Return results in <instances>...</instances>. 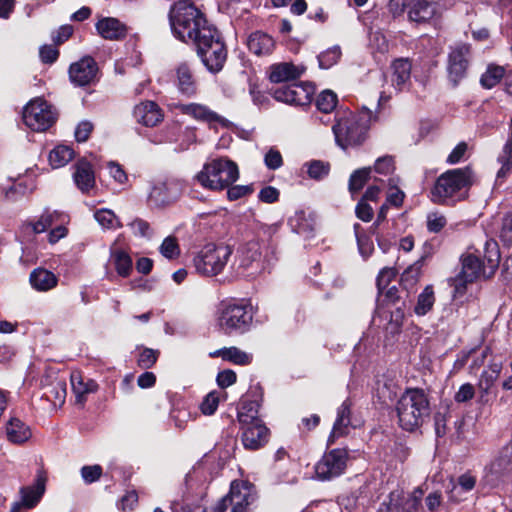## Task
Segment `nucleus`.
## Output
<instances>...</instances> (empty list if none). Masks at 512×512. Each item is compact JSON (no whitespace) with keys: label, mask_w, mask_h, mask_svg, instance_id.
Returning <instances> with one entry per match:
<instances>
[{"label":"nucleus","mask_w":512,"mask_h":512,"mask_svg":"<svg viewBox=\"0 0 512 512\" xmlns=\"http://www.w3.org/2000/svg\"><path fill=\"white\" fill-rule=\"evenodd\" d=\"M173 35L195 46L197 55L212 73L219 72L227 59V49L217 28L188 0L173 4L169 12Z\"/></svg>","instance_id":"obj_1"},{"label":"nucleus","mask_w":512,"mask_h":512,"mask_svg":"<svg viewBox=\"0 0 512 512\" xmlns=\"http://www.w3.org/2000/svg\"><path fill=\"white\" fill-rule=\"evenodd\" d=\"M500 259L498 243L494 239L486 240L483 248V260L472 253L463 256L461 272L455 278V290L462 293L468 283H472L480 277L490 278L498 269Z\"/></svg>","instance_id":"obj_2"},{"label":"nucleus","mask_w":512,"mask_h":512,"mask_svg":"<svg viewBox=\"0 0 512 512\" xmlns=\"http://www.w3.org/2000/svg\"><path fill=\"white\" fill-rule=\"evenodd\" d=\"M474 174L470 167L450 169L442 173L431 190V200L436 204H451L466 198Z\"/></svg>","instance_id":"obj_3"},{"label":"nucleus","mask_w":512,"mask_h":512,"mask_svg":"<svg viewBox=\"0 0 512 512\" xmlns=\"http://www.w3.org/2000/svg\"><path fill=\"white\" fill-rule=\"evenodd\" d=\"M396 411L400 427L409 432L415 431L430 417L429 397L423 389H407L397 401Z\"/></svg>","instance_id":"obj_4"},{"label":"nucleus","mask_w":512,"mask_h":512,"mask_svg":"<svg viewBox=\"0 0 512 512\" xmlns=\"http://www.w3.org/2000/svg\"><path fill=\"white\" fill-rule=\"evenodd\" d=\"M253 321L252 306L244 300L222 301L216 312V324L226 335L243 334Z\"/></svg>","instance_id":"obj_5"},{"label":"nucleus","mask_w":512,"mask_h":512,"mask_svg":"<svg viewBox=\"0 0 512 512\" xmlns=\"http://www.w3.org/2000/svg\"><path fill=\"white\" fill-rule=\"evenodd\" d=\"M239 178V169L235 162L228 158H216L204 164L194 179L205 189L212 191L224 190Z\"/></svg>","instance_id":"obj_6"},{"label":"nucleus","mask_w":512,"mask_h":512,"mask_svg":"<svg viewBox=\"0 0 512 512\" xmlns=\"http://www.w3.org/2000/svg\"><path fill=\"white\" fill-rule=\"evenodd\" d=\"M232 254L229 245L207 244L194 256L193 266L198 274L213 277L222 273Z\"/></svg>","instance_id":"obj_7"},{"label":"nucleus","mask_w":512,"mask_h":512,"mask_svg":"<svg viewBox=\"0 0 512 512\" xmlns=\"http://www.w3.org/2000/svg\"><path fill=\"white\" fill-rule=\"evenodd\" d=\"M332 126L336 144L342 149L361 145L366 138V128L348 110L338 111Z\"/></svg>","instance_id":"obj_8"},{"label":"nucleus","mask_w":512,"mask_h":512,"mask_svg":"<svg viewBox=\"0 0 512 512\" xmlns=\"http://www.w3.org/2000/svg\"><path fill=\"white\" fill-rule=\"evenodd\" d=\"M240 266L255 267L256 270H267L276 261V247L270 240L253 239L242 245L239 250Z\"/></svg>","instance_id":"obj_9"},{"label":"nucleus","mask_w":512,"mask_h":512,"mask_svg":"<svg viewBox=\"0 0 512 512\" xmlns=\"http://www.w3.org/2000/svg\"><path fill=\"white\" fill-rule=\"evenodd\" d=\"M57 112L46 100L35 98L23 110V121L33 131L43 132L49 129L57 119Z\"/></svg>","instance_id":"obj_10"},{"label":"nucleus","mask_w":512,"mask_h":512,"mask_svg":"<svg viewBox=\"0 0 512 512\" xmlns=\"http://www.w3.org/2000/svg\"><path fill=\"white\" fill-rule=\"evenodd\" d=\"M255 500L252 482H231L230 492L215 507V512H246V507Z\"/></svg>","instance_id":"obj_11"},{"label":"nucleus","mask_w":512,"mask_h":512,"mask_svg":"<svg viewBox=\"0 0 512 512\" xmlns=\"http://www.w3.org/2000/svg\"><path fill=\"white\" fill-rule=\"evenodd\" d=\"M362 425V419L353 413V402L350 398L345 399L337 408L336 419L333 424L332 431L329 435L328 442L330 444L342 436L349 433L350 428H357Z\"/></svg>","instance_id":"obj_12"},{"label":"nucleus","mask_w":512,"mask_h":512,"mask_svg":"<svg viewBox=\"0 0 512 512\" xmlns=\"http://www.w3.org/2000/svg\"><path fill=\"white\" fill-rule=\"evenodd\" d=\"M313 94L314 86L306 82L281 86L272 90L275 100L299 106L310 104Z\"/></svg>","instance_id":"obj_13"},{"label":"nucleus","mask_w":512,"mask_h":512,"mask_svg":"<svg viewBox=\"0 0 512 512\" xmlns=\"http://www.w3.org/2000/svg\"><path fill=\"white\" fill-rule=\"evenodd\" d=\"M471 58L470 46L468 44H457L451 47L448 55V76L449 80L457 85L467 74Z\"/></svg>","instance_id":"obj_14"},{"label":"nucleus","mask_w":512,"mask_h":512,"mask_svg":"<svg viewBox=\"0 0 512 512\" xmlns=\"http://www.w3.org/2000/svg\"><path fill=\"white\" fill-rule=\"evenodd\" d=\"M346 460L347 452L345 450L333 449L316 464L315 472L321 480L339 477L346 467Z\"/></svg>","instance_id":"obj_15"},{"label":"nucleus","mask_w":512,"mask_h":512,"mask_svg":"<svg viewBox=\"0 0 512 512\" xmlns=\"http://www.w3.org/2000/svg\"><path fill=\"white\" fill-rule=\"evenodd\" d=\"M68 73L69 79L74 86H88L96 81L98 65L92 57L85 56L72 63Z\"/></svg>","instance_id":"obj_16"},{"label":"nucleus","mask_w":512,"mask_h":512,"mask_svg":"<svg viewBox=\"0 0 512 512\" xmlns=\"http://www.w3.org/2000/svg\"><path fill=\"white\" fill-rule=\"evenodd\" d=\"M422 495L423 491L420 489L407 496L403 491L395 490L390 493L389 501L383 503V506L386 507V512H422Z\"/></svg>","instance_id":"obj_17"},{"label":"nucleus","mask_w":512,"mask_h":512,"mask_svg":"<svg viewBox=\"0 0 512 512\" xmlns=\"http://www.w3.org/2000/svg\"><path fill=\"white\" fill-rule=\"evenodd\" d=\"M181 112L189 115L196 120L209 124L211 128L223 127L228 128L231 122L223 116L209 109L207 106L198 103H189L181 105Z\"/></svg>","instance_id":"obj_18"},{"label":"nucleus","mask_w":512,"mask_h":512,"mask_svg":"<svg viewBox=\"0 0 512 512\" xmlns=\"http://www.w3.org/2000/svg\"><path fill=\"white\" fill-rule=\"evenodd\" d=\"M242 443L246 449L257 450L268 442L269 430L264 423L241 426Z\"/></svg>","instance_id":"obj_19"},{"label":"nucleus","mask_w":512,"mask_h":512,"mask_svg":"<svg viewBox=\"0 0 512 512\" xmlns=\"http://www.w3.org/2000/svg\"><path fill=\"white\" fill-rule=\"evenodd\" d=\"M133 117L137 123L153 127L163 120V113L155 102L145 101L134 107Z\"/></svg>","instance_id":"obj_20"},{"label":"nucleus","mask_w":512,"mask_h":512,"mask_svg":"<svg viewBox=\"0 0 512 512\" xmlns=\"http://www.w3.org/2000/svg\"><path fill=\"white\" fill-rule=\"evenodd\" d=\"M73 181L82 193L88 194L96 183L92 164L85 159L77 161L74 165Z\"/></svg>","instance_id":"obj_21"},{"label":"nucleus","mask_w":512,"mask_h":512,"mask_svg":"<svg viewBox=\"0 0 512 512\" xmlns=\"http://www.w3.org/2000/svg\"><path fill=\"white\" fill-rule=\"evenodd\" d=\"M45 492V482H35L32 485L20 488V501L15 502L11 512H19L24 507L31 509L37 505Z\"/></svg>","instance_id":"obj_22"},{"label":"nucleus","mask_w":512,"mask_h":512,"mask_svg":"<svg viewBox=\"0 0 512 512\" xmlns=\"http://www.w3.org/2000/svg\"><path fill=\"white\" fill-rule=\"evenodd\" d=\"M174 84L178 91L185 96L190 97L196 94V79L187 62L179 63L175 67Z\"/></svg>","instance_id":"obj_23"},{"label":"nucleus","mask_w":512,"mask_h":512,"mask_svg":"<svg viewBox=\"0 0 512 512\" xmlns=\"http://www.w3.org/2000/svg\"><path fill=\"white\" fill-rule=\"evenodd\" d=\"M178 195V184L175 181H158L153 184L149 200L156 206L170 203Z\"/></svg>","instance_id":"obj_24"},{"label":"nucleus","mask_w":512,"mask_h":512,"mask_svg":"<svg viewBox=\"0 0 512 512\" xmlns=\"http://www.w3.org/2000/svg\"><path fill=\"white\" fill-rule=\"evenodd\" d=\"M412 65L408 59L400 58L391 64V85L396 92L403 91L410 83Z\"/></svg>","instance_id":"obj_25"},{"label":"nucleus","mask_w":512,"mask_h":512,"mask_svg":"<svg viewBox=\"0 0 512 512\" xmlns=\"http://www.w3.org/2000/svg\"><path fill=\"white\" fill-rule=\"evenodd\" d=\"M436 9V3L432 0H409L408 18L416 23L427 22L435 16Z\"/></svg>","instance_id":"obj_26"},{"label":"nucleus","mask_w":512,"mask_h":512,"mask_svg":"<svg viewBox=\"0 0 512 512\" xmlns=\"http://www.w3.org/2000/svg\"><path fill=\"white\" fill-rule=\"evenodd\" d=\"M304 67L289 62L273 64L269 68V79L273 83L293 81L304 73Z\"/></svg>","instance_id":"obj_27"},{"label":"nucleus","mask_w":512,"mask_h":512,"mask_svg":"<svg viewBox=\"0 0 512 512\" xmlns=\"http://www.w3.org/2000/svg\"><path fill=\"white\" fill-rule=\"evenodd\" d=\"M96 30L101 37L108 40H120L127 34V27L113 17L100 19L96 23Z\"/></svg>","instance_id":"obj_28"},{"label":"nucleus","mask_w":512,"mask_h":512,"mask_svg":"<svg viewBox=\"0 0 512 512\" xmlns=\"http://www.w3.org/2000/svg\"><path fill=\"white\" fill-rule=\"evenodd\" d=\"M50 376L44 377L41 380L42 386L46 389L44 395L55 406L64 403L66 398V381L61 377H54L49 380Z\"/></svg>","instance_id":"obj_29"},{"label":"nucleus","mask_w":512,"mask_h":512,"mask_svg":"<svg viewBox=\"0 0 512 512\" xmlns=\"http://www.w3.org/2000/svg\"><path fill=\"white\" fill-rule=\"evenodd\" d=\"M29 282L36 291L47 292L57 286L58 277L45 268H36L30 273Z\"/></svg>","instance_id":"obj_30"},{"label":"nucleus","mask_w":512,"mask_h":512,"mask_svg":"<svg viewBox=\"0 0 512 512\" xmlns=\"http://www.w3.org/2000/svg\"><path fill=\"white\" fill-rule=\"evenodd\" d=\"M70 380L72 390L78 403H84L88 394L94 393L98 390V384L94 380L85 378L79 372H73Z\"/></svg>","instance_id":"obj_31"},{"label":"nucleus","mask_w":512,"mask_h":512,"mask_svg":"<svg viewBox=\"0 0 512 512\" xmlns=\"http://www.w3.org/2000/svg\"><path fill=\"white\" fill-rule=\"evenodd\" d=\"M6 436L11 443L23 444L31 438L32 431L22 420L12 417L6 424Z\"/></svg>","instance_id":"obj_32"},{"label":"nucleus","mask_w":512,"mask_h":512,"mask_svg":"<svg viewBox=\"0 0 512 512\" xmlns=\"http://www.w3.org/2000/svg\"><path fill=\"white\" fill-rule=\"evenodd\" d=\"M211 358L221 357L224 361L236 365H248L252 362L253 356L238 347H224L209 353Z\"/></svg>","instance_id":"obj_33"},{"label":"nucleus","mask_w":512,"mask_h":512,"mask_svg":"<svg viewBox=\"0 0 512 512\" xmlns=\"http://www.w3.org/2000/svg\"><path fill=\"white\" fill-rule=\"evenodd\" d=\"M260 402L244 399L238 410L237 418L241 426L263 423L259 417Z\"/></svg>","instance_id":"obj_34"},{"label":"nucleus","mask_w":512,"mask_h":512,"mask_svg":"<svg viewBox=\"0 0 512 512\" xmlns=\"http://www.w3.org/2000/svg\"><path fill=\"white\" fill-rule=\"evenodd\" d=\"M247 45L255 55H267L272 52L274 41L268 34L256 31L249 36Z\"/></svg>","instance_id":"obj_35"},{"label":"nucleus","mask_w":512,"mask_h":512,"mask_svg":"<svg viewBox=\"0 0 512 512\" xmlns=\"http://www.w3.org/2000/svg\"><path fill=\"white\" fill-rule=\"evenodd\" d=\"M497 162L501 165L497 172V180L504 179L512 171V131L497 157Z\"/></svg>","instance_id":"obj_36"},{"label":"nucleus","mask_w":512,"mask_h":512,"mask_svg":"<svg viewBox=\"0 0 512 512\" xmlns=\"http://www.w3.org/2000/svg\"><path fill=\"white\" fill-rule=\"evenodd\" d=\"M489 354L490 349L488 347L484 348L480 352L475 349L470 350L468 352H462L461 356L456 361V365H458L459 367L464 366L467 363L470 356H473L472 363L469 366V371L470 373L475 374L479 370V368L484 365L485 360Z\"/></svg>","instance_id":"obj_37"},{"label":"nucleus","mask_w":512,"mask_h":512,"mask_svg":"<svg viewBox=\"0 0 512 512\" xmlns=\"http://www.w3.org/2000/svg\"><path fill=\"white\" fill-rule=\"evenodd\" d=\"M502 370V365L498 363L491 364L488 370H484L478 382V388L481 392V397L488 394L490 389L498 379Z\"/></svg>","instance_id":"obj_38"},{"label":"nucleus","mask_w":512,"mask_h":512,"mask_svg":"<svg viewBox=\"0 0 512 512\" xmlns=\"http://www.w3.org/2000/svg\"><path fill=\"white\" fill-rule=\"evenodd\" d=\"M111 261L118 275L128 277L133 267L131 257L122 249H114L111 252Z\"/></svg>","instance_id":"obj_39"},{"label":"nucleus","mask_w":512,"mask_h":512,"mask_svg":"<svg viewBox=\"0 0 512 512\" xmlns=\"http://www.w3.org/2000/svg\"><path fill=\"white\" fill-rule=\"evenodd\" d=\"M290 225L297 234L309 237L315 228V222L311 217H307L305 212H297L290 219Z\"/></svg>","instance_id":"obj_40"},{"label":"nucleus","mask_w":512,"mask_h":512,"mask_svg":"<svg viewBox=\"0 0 512 512\" xmlns=\"http://www.w3.org/2000/svg\"><path fill=\"white\" fill-rule=\"evenodd\" d=\"M74 158V151L70 146L58 145L49 154V162L53 168H60Z\"/></svg>","instance_id":"obj_41"},{"label":"nucleus","mask_w":512,"mask_h":512,"mask_svg":"<svg viewBox=\"0 0 512 512\" xmlns=\"http://www.w3.org/2000/svg\"><path fill=\"white\" fill-rule=\"evenodd\" d=\"M435 302L434 291L432 286L428 285L419 294L414 312L418 316L426 315L433 307Z\"/></svg>","instance_id":"obj_42"},{"label":"nucleus","mask_w":512,"mask_h":512,"mask_svg":"<svg viewBox=\"0 0 512 512\" xmlns=\"http://www.w3.org/2000/svg\"><path fill=\"white\" fill-rule=\"evenodd\" d=\"M353 229L357 240L359 253L364 259H366L372 254L374 250L373 241L370 236L364 233V230L359 223H355Z\"/></svg>","instance_id":"obj_43"},{"label":"nucleus","mask_w":512,"mask_h":512,"mask_svg":"<svg viewBox=\"0 0 512 512\" xmlns=\"http://www.w3.org/2000/svg\"><path fill=\"white\" fill-rule=\"evenodd\" d=\"M372 172L371 167H364L355 170L349 179L348 189L349 192L354 196L358 193L365 185V183L370 178V174Z\"/></svg>","instance_id":"obj_44"},{"label":"nucleus","mask_w":512,"mask_h":512,"mask_svg":"<svg viewBox=\"0 0 512 512\" xmlns=\"http://www.w3.org/2000/svg\"><path fill=\"white\" fill-rule=\"evenodd\" d=\"M33 185H27L24 180L18 179L8 186H3L5 198L10 201H15L19 197L26 195L33 190Z\"/></svg>","instance_id":"obj_45"},{"label":"nucleus","mask_w":512,"mask_h":512,"mask_svg":"<svg viewBox=\"0 0 512 512\" xmlns=\"http://www.w3.org/2000/svg\"><path fill=\"white\" fill-rule=\"evenodd\" d=\"M337 95L331 90L322 91L316 98V107L319 111L331 113L337 105Z\"/></svg>","instance_id":"obj_46"},{"label":"nucleus","mask_w":512,"mask_h":512,"mask_svg":"<svg viewBox=\"0 0 512 512\" xmlns=\"http://www.w3.org/2000/svg\"><path fill=\"white\" fill-rule=\"evenodd\" d=\"M505 69L501 66H489L486 72L481 76L480 82L485 88L495 87L503 78Z\"/></svg>","instance_id":"obj_47"},{"label":"nucleus","mask_w":512,"mask_h":512,"mask_svg":"<svg viewBox=\"0 0 512 512\" xmlns=\"http://www.w3.org/2000/svg\"><path fill=\"white\" fill-rule=\"evenodd\" d=\"M95 220L105 229H115L121 224L112 210L99 209L94 213Z\"/></svg>","instance_id":"obj_48"},{"label":"nucleus","mask_w":512,"mask_h":512,"mask_svg":"<svg viewBox=\"0 0 512 512\" xmlns=\"http://www.w3.org/2000/svg\"><path fill=\"white\" fill-rule=\"evenodd\" d=\"M307 168V174L310 178L315 180H321L325 178L330 171V165L327 162L321 160H312L305 164Z\"/></svg>","instance_id":"obj_49"},{"label":"nucleus","mask_w":512,"mask_h":512,"mask_svg":"<svg viewBox=\"0 0 512 512\" xmlns=\"http://www.w3.org/2000/svg\"><path fill=\"white\" fill-rule=\"evenodd\" d=\"M398 179H389V192L386 197V204L399 208L402 206L405 194L397 187Z\"/></svg>","instance_id":"obj_50"},{"label":"nucleus","mask_w":512,"mask_h":512,"mask_svg":"<svg viewBox=\"0 0 512 512\" xmlns=\"http://www.w3.org/2000/svg\"><path fill=\"white\" fill-rule=\"evenodd\" d=\"M512 458L508 455L500 456L490 464L491 474L496 477L506 476L511 470Z\"/></svg>","instance_id":"obj_51"},{"label":"nucleus","mask_w":512,"mask_h":512,"mask_svg":"<svg viewBox=\"0 0 512 512\" xmlns=\"http://www.w3.org/2000/svg\"><path fill=\"white\" fill-rule=\"evenodd\" d=\"M340 56L341 49L339 46L329 48L318 56L319 66L323 69H329L338 62Z\"/></svg>","instance_id":"obj_52"},{"label":"nucleus","mask_w":512,"mask_h":512,"mask_svg":"<svg viewBox=\"0 0 512 512\" xmlns=\"http://www.w3.org/2000/svg\"><path fill=\"white\" fill-rule=\"evenodd\" d=\"M159 252L167 259H175L180 255L177 239L173 236L166 237L159 247Z\"/></svg>","instance_id":"obj_53"},{"label":"nucleus","mask_w":512,"mask_h":512,"mask_svg":"<svg viewBox=\"0 0 512 512\" xmlns=\"http://www.w3.org/2000/svg\"><path fill=\"white\" fill-rule=\"evenodd\" d=\"M220 402V392L212 391L208 393L200 405V410L204 415H213Z\"/></svg>","instance_id":"obj_54"},{"label":"nucleus","mask_w":512,"mask_h":512,"mask_svg":"<svg viewBox=\"0 0 512 512\" xmlns=\"http://www.w3.org/2000/svg\"><path fill=\"white\" fill-rule=\"evenodd\" d=\"M447 224L446 217L437 211L430 212L427 215V229L431 233L440 232Z\"/></svg>","instance_id":"obj_55"},{"label":"nucleus","mask_w":512,"mask_h":512,"mask_svg":"<svg viewBox=\"0 0 512 512\" xmlns=\"http://www.w3.org/2000/svg\"><path fill=\"white\" fill-rule=\"evenodd\" d=\"M394 169V159L389 155L379 157L372 168V170L381 175H389Z\"/></svg>","instance_id":"obj_56"},{"label":"nucleus","mask_w":512,"mask_h":512,"mask_svg":"<svg viewBox=\"0 0 512 512\" xmlns=\"http://www.w3.org/2000/svg\"><path fill=\"white\" fill-rule=\"evenodd\" d=\"M379 307L380 306H394L399 303L398 289L395 286L385 289L379 293Z\"/></svg>","instance_id":"obj_57"},{"label":"nucleus","mask_w":512,"mask_h":512,"mask_svg":"<svg viewBox=\"0 0 512 512\" xmlns=\"http://www.w3.org/2000/svg\"><path fill=\"white\" fill-rule=\"evenodd\" d=\"M227 197L230 201L238 200L253 193V185H230L227 187Z\"/></svg>","instance_id":"obj_58"},{"label":"nucleus","mask_w":512,"mask_h":512,"mask_svg":"<svg viewBox=\"0 0 512 512\" xmlns=\"http://www.w3.org/2000/svg\"><path fill=\"white\" fill-rule=\"evenodd\" d=\"M468 151V145L466 142L458 143L455 148L451 151L446 159V163L450 165L458 164L466 159Z\"/></svg>","instance_id":"obj_59"},{"label":"nucleus","mask_w":512,"mask_h":512,"mask_svg":"<svg viewBox=\"0 0 512 512\" xmlns=\"http://www.w3.org/2000/svg\"><path fill=\"white\" fill-rule=\"evenodd\" d=\"M158 351L146 348L138 356V365L143 369L152 367L158 358Z\"/></svg>","instance_id":"obj_60"},{"label":"nucleus","mask_w":512,"mask_h":512,"mask_svg":"<svg viewBox=\"0 0 512 512\" xmlns=\"http://www.w3.org/2000/svg\"><path fill=\"white\" fill-rule=\"evenodd\" d=\"M396 271L393 268H383L377 277V288L378 292L382 293L387 289L390 282L396 277Z\"/></svg>","instance_id":"obj_61"},{"label":"nucleus","mask_w":512,"mask_h":512,"mask_svg":"<svg viewBox=\"0 0 512 512\" xmlns=\"http://www.w3.org/2000/svg\"><path fill=\"white\" fill-rule=\"evenodd\" d=\"M138 502V495L136 491H127L125 495L121 497L119 502L117 503V507L119 510L123 512L131 511L133 510L134 506Z\"/></svg>","instance_id":"obj_62"},{"label":"nucleus","mask_w":512,"mask_h":512,"mask_svg":"<svg viewBox=\"0 0 512 512\" xmlns=\"http://www.w3.org/2000/svg\"><path fill=\"white\" fill-rule=\"evenodd\" d=\"M500 238L506 245H512V211L503 218Z\"/></svg>","instance_id":"obj_63"},{"label":"nucleus","mask_w":512,"mask_h":512,"mask_svg":"<svg viewBox=\"0 0 512 512\" xmlns=\"http://www.w3.org/2000/svg\"><path fill=\"white\" fill-rule=\"evenodd\" d=\"M264 162L268 169L276 170L282 166L283 159L278 150L271 148L265 154Z\"/></svg>","instance_id":"obj_64"}]
</instances>
